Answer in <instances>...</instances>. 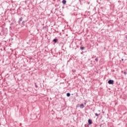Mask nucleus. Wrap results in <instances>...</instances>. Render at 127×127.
Listing matches in <instances>:
<instances>
[{
	"mask_svg": "<svg viewBox=\"0 0 127 127\" xmlns=\"http://www.w3.org/2000/svg\"><path fill=\"white\" fill-rule=\"evenodd\" d=\"M95 115L96 117H99V116H100V114L99 115V114H98V113H95Z\"/></svg>",
	"mask_w": 127,
	"mask_h": 127,
	"instance_id": "obj_10",
	"label": "nucleus"
},
{
	"mask_svg": "<svg viewBox=\"0 0 127 127\" xmlns=\"http://www.w3.org/2000/svg\"><path fill=\"white\" fill-rule=\"evenodd\" d=\"M59 6V4H56L55 7H58Z\"/></svg>",
	"mask_w": 127,
	"mask_h": 127,
	"instance_id": "obj_12",
	"label": "nucleus"
},
{
	"mask_svg": "<svg viewBox=\"0 0 127 127\" xmlns=\"http://www.w3.org/2000/svg\"><path fill=\"white\" fill-rule=\"evenodd\" d=\"M76 108H80L81 109H84V108H85V106H84L83 104H77L76 105Z\"/></svg>",
	"mask_w": 127,
	"mask_h": 127,
	"instance_id": "obj_1",
	"label": "nucleus"
},
{
	"mask_svg": "<svg viewBox=\"0 0 127 127\" xmlns=\"http://www.w3.org/2000/svg\"><path fill=\"white\" fill-rule=\"evenodd\" d=\"M58 41V39L57 38L54 39L53 40V42H54V43H57Z\"/></svg>",
	"mask_w": 127,
	"mask_h": 127,
	"instance_id": "obj_5",
	"label": "nucleus"
},
{
	"mask_svg": "<svg viewBox=\"0 0 127 127\" xmlns=\"http://www.w3.org/2000/svg\"><path fill=\"white\" fill-rule=\"evenodd\" d=\"M25 21H23L22 22V23H21V26H22V27H23V26H24V25H25Z\"/></svg>",
	"mask_w": 127,
	"mask_h": 127,
	"instance_id": "obj_6",
	"label": "nucleus"
},
{
	"mask_svg": "<svg viewBox=\"0 0 127 127\" xmlns=\"http://www.w3.org/2000/svg\"><path fill=\"white\" fill-rule=\"evenodd\" d=\"M95 61L96 62H98V58H96L95 59Z\"/></svg>",
	"mask_w": 127,
	"mask_h": 127,
	"instance_id": "obj_11",
	"label": "nucleus"
},
{
	"mask_svg": "<svg viewBox=\"0 0 127 127\" xmlns=\"http://www.w3.org/2000/svg\"><path fill=\"white\" fill-rule=\"evenodd\" d=\"M122 61H124V59H122Z\"/></svg>",
	"mask_w": 127,
	"mask_h": 127,
	"instance_id": "obj_16",
	"label": "nucleus"
},
{
	"mask_svg": "<svg viewBox=\"0 0 127 127\" xmlns=\"http://www.w3.org/2000/svg\"><path fill=\"white\" fill-rule=\"evenodd\" d=\"M124 73L126 74V72H125Z\"/></svg>",
	"mask_w": 127,
	"mask_h": 127,
	"instance_id": "obj_19",
	"label": "nucleus"
},
{
	"mask_svg": "<svg viewBox=\"0 0 127 127\" xmlns=\"http://www.w3.org/2000/svg\"><path fill=\"white\" fill-rule=\"evenodd\" d=\"M93 112H94V111H95V109H93Z\"/></svg>",
	"mask_w": 127,
	"mask_h": 127,
	"instance_id": "obj_18",
	"label": "nucleus"
},
{
	"mask_svg": "<svg viewBox=\"0 0 127 127\" xmlns=\"http://www.w3.org/2000/svg\"><path fill=\"white\" fill-rule=\"evenodd\" d=\"M88 125L89 126L92 125V124H93V121H92L91 119H89L88 120Z\"/></svg>",
	"mask_w": 127,
	"mask_h": 127,
	"instance_id": "obj_3",
	"label": "nucleus"
},
{
	"mask_svg": "<svg viewBox=\"0 0 127 127\" xmlns=\"http://www.w3.org/2000/svg\"><path fill=\"white\" fill-rule=\"evenodd\" d=\"M35 87L36 88H38V86H37V85L36 84V83H35Z\"/></svg>",
	"mask_w": 127,
	"mask_h": 127,
	"instance_id": "obj_13",
	"label": "nucleus"
},
{
	"mask_svg": "<svg viewBox=\"0 0 127 127\" xmlns=\"http://www.w3.org/2000/svg\"><path fill=\"white\" fill-rule=\"evenodd\" d=\"M69 62H70V60L67 61V63H69Z\"/></svg>",
	"mask_w": 127,
	"mask_h": 127,
	"instance_id": "obj_15",
	"label": "nucleus"
},
{
	"mask_svg": "<svg viewBox=\"0 0 127 127\" xmlns=\"http://www.w3.org/2000/svg\"><path fill=\"white\" fill-rule=\"evenodd\" d=\"M108 84H109V85H114V80H112V79H110L108 81Z\"/></svg>",
	"mask_w": 127,
	"mask_h": 127,
	"instance_id": "obj_2",
	"label": "nucleus"
},
{
	"mask_svg": "<svg viewBox=\"0 0 127 127\" xmlns=\"http://www.w3.org/2000/svg\"><path fill=\"white\" fill-rule=\"evenodd\" d=\"M66 96L67 97H70L71 96V94H70V93H67Z\"/></svg>",
	"mask_w": 127,
	"mask_h": 127,
	"instance_id": "obj_9",
	"label": "nucleus"
},
{
	"mask_svg": "<svg viewBox=\"0 0 127 127\" xmlns=\"http://www.w3.org/2000/svg\"><path fill=\"white\" fill-rule=\"evenodd\" d=\"M102 126H103V124H101V125H100V127H102Z\"/></svg>",
	"mask_w": 127,
	"mask_h": 127,
	"instance_id": "obj_14",
	"label": "nucleus"
},
{
	"mask_svg": "<svg viewBox=\"0 0 127 127\" xmlns=\"http://www.w3.org/2000/svg\"><path fill=\"white\" fill-rule=\"evenodd\" d=\"M67 1H66V0H63L62 1V3H63V4H66V2Z\"/></svg>",
	"mask_w": 127,
	"mask_h": 127,
	"instance_id": "obj_7",
	"label": "nucleus"
},
{
	"mask_svg": "<svg viewBox=\"0 0 127 127\" xmlns=\"http://www.w3.org/2000/svg\"><path fill=\"white\" fill-rule=\"evenodd\" d=\"M55 10H58V9L57 8H56Z\"/></svg>",
	"mask_w": 127,
	"mask_h": 127,
	"instance_id": "obj_17",
	"label": "nucleus"
},
{
	"mask_svg": "<svg viewBox=\"0 0 127 127\" xmlns=\"http://www.w3.org/2000/svg\"><path fill=\"white\" fill-rule=\"evenodd\" d=\"M99 112H101V111L99 110Z\"/></svg>",
	"mask_w": 127,
	"mask_h": 127,
	"instance_id": "obj_20",
	"label": "nucleus"
},
{
	"mask_svg": "<svg viewBox=\"0 0 127 127\" xmlns=\"http://www.w3.org/2000/svg\"><path fill=\"white\" fill-rule=\"evenodd\" d=\"M85 47H82V46H81V47H80V50H84V49H85Z\"/></svg>",
	"mask_w": 127,
	"mask_h": 127,
	"instance_id": "obj_8",
	"label": "nucleus"
},
{
	"mask_svg": "<svg viewBox=\"0 0 127 127\" xmlns=\"http://www.w3.org/2000/svg\"><path fill=\"white\" fill-rule=\"evenodd\" d=\"M23 19V17H21L19 19V20H18V24H20V22H21V21H22Z\"/></svg>",
	"mask_w": 127,
	"mask_h": 127,
	"instance_id": "obj_4",
	"label": "nucleus"
}]
</instances>
